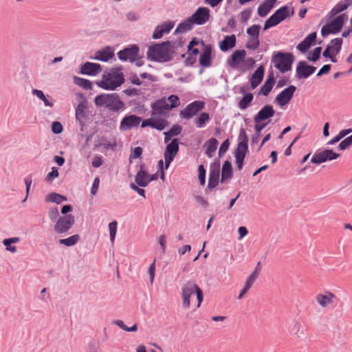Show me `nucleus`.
Here are the masks:
<instances>
[{
    "mask_svg": "<svg viewBox=\"0 0 352 352\" xmlns=\"http://www.w3.org/2000/svg\"><path fill=\"white\" fill-rule=\"evenodd\" d=\"M66 200V197L56 192H51L49 195H47L45 197V201L53 202L57 204H59L61 202L65 201Z\"/></svg>",
    "mask_w": 352,
    "mask_h": 352,
    "instance_id": "obj_43",
    "label": "nucleus"
},
{
    "mask_svg": "<svg viewBox=\"0 0 352 352\" xmlns=\"http://www.w3.org/2000/svg\"><path fill=\"white\" fill-rule=\"evenodd\" d=\"M113 56L114 54L113 52H110L109 50H98V52H96V56L94 58V59L102 62H107Z\"/></svg>",
    "mask_w": 352,
    "mask_h": 352,
    "instance_id": "obj_38",
    "label": "nucleus"
},
{
    "mask_svg": "<svg viewBox=\"0 0 352 352\" xmlns=\"http://www.w3.org/2000/svg\"><path fill=\"white\" fill-rule=\"evenodd\" d=\"M182 128L179 124H174L168 132L170 134V136H177L181 133Z\"/></svg>",
    "mask_w": 352,
    "mask_h": 352,
    "instance_id": "obj_64",
    "label": "nucleus"
},
{
    "mask_svg": "<svg viewBox=\"0 0 352 352\" xmlns=\"http://www.w3.org/2000/svg\"><path fill=\"white\" fill-rule=\"evenodd\" d=\"M254 96L252 93H245L241 100L238 103V107L241 110L246 109L253 100Z\"/></svg>",
    "mask_w": 352,
    "mask_h": 352,
    "instance_id": "obj_37",
    "label": "nucleus"
},
{
    "mask_svg": "<svg viewBox=\"0 0 352 352\" xmlns=\"http://www.w3.org/2000/svg\"><path fill=\"white\" fill-rule=\"evenodd\" d=\"M74 82L85 90H91L93 89V83L89 80L82 78L78 76L74 77Z\"/></svg>",
    "mask_w": 352,
    "mask_h": 352,
    "instance_id": "obj_41",
    "label": "nucleus"
},
{
    "mask_svg": "<svg viewBox=\"0 0 352 352\" xmlns=\"http://www.w3.org/2000/svg\"><path fill=\"white\" fill-rule=\"evenodd\" d=\"M317 37L316 32H314L308 34L303 41H302L297 46L296 48L300 52L305 53L309 47L315 42Z\"/></svg>",
    "mask_w": 352,
    "mask_h": 352,
    "instance_id": "obj_23",
    "label": "nucleus"
},
{
    "mask_svg": "<svg viewBox=\"0 0 352 352\" xmlns=\"http://www.w3.org/2000/svg\"><path fill=\"white\" fill-rule=\"evenodd\" d=\"M260 45L259 38L249 37L246 43L245 47L250 50H256Z\"/></svg>",
    "mask_w": 352,
    "mask_h": 352,
    "instance_id": "obj_46",
    "label": "nucleus"
},
{
    "mask_svg": "<svg viewBox=\"0 0 352 352\" xmlns=\"http://www.w3.org/2000/svg\"><path fill=\"white\" fill-rule=\"evenodd\" d=\"M239 139L240 140L237 145V148L240 150L248 151V137L246 134V131L243 128H241L239 135Z\"/></svg>",
    "mask_w": 352,
    "mask_h": 352,
    "instance_id": "obj_35",
    "label": "nucleus"
},
{
    "mask_svg": "<svg viewBox=\"0 0 352 352\" xmlns=\"http://www.w3.org/2000/svg\"><path fill=\"white\" fill-rule=\"evenodd\" d=\"M173 45L170 41H164L150 46L148 49L147 58L151 61L165 63L173 58Z\"/></svg>",
    "mask_w": 352,
    "mask_h": 352,
    "instance_id": "obj_1",
    "label": "nucleus"
},
{
    "mask_svg": "<svg viewBox=\"0 0 352 352\" xmlns=\"http://www.w3.org/2000/svg\"><path fill=\"white\" fill-rule=\"evenodd\" d=\"M264 75L263 67H259L253 73L250 78V84L252 89H255L263 80Z\"/></svg>",
    "mask_w": 352,
    "mask_h": 352,
    "instance_id": "obj_28",
    "label": "nucleus"
},
{
    "mask_svg": "<svg viewBox=\"0 0 352 352\" xmlns=\"http://www.w3.org/2000/svg\"><path fill=\"white\" fill-rule=\"evenodd\" d=\"M102 70V67L99 63L86 62L81 65L80 73L82 75L95 76Z\"/></svg>",
    "mask_w": 352,
    "mask_h": 352,
    "instance_id": "obj_17",
    "label": "nucleus"
},
{
    "mask_svg": "<svg viewBox=\"0 0 352 352\" xmlns=\"http://www.w3.org/2000/svg\"><path fill=\"white\" fill-rule=\"evenodd\" d=\"M236 38L234 34L224 36L223 41L219 42V48L223 52H226L229 50L233 48L236 45Z\"/></svg>",
    "mask_w": 352,
    "mask_h": 352,
    "instance_id": "obj_25",
    "label": "nucleus"
},
{
    "mask_svg": "<svg viewBox=\"0 0 352 352\" xmlns=\"http://www.w3.org/2000/svg\"><path fill=\"white\" fill-rule=\"evenodd\" d=\"M230 146V141L228 139L223 141V142L221 144L219 150V156L221 157L223 155H224L227 151L228 150Z\"/></svg>",
    "mask_w": 352,
    "mask_h": 352,
    "instance_id": "obj_62",
    "label": "nucleus"
},
{
    "mask_svg": "<svg viewBox=\"0 0 352 352\" xmlns=\"http://www.w3.org/2000/svg\"><path fill=\"white\" fill-rule=\"evenodd\" d=\"M276 0H265L258 8V14L261 17H265L274 8Z\"/></svg>",
    "mask_w": 352,
    "mask_h": 352,
    "instance_id": "obj_26",
    "label": "nucleus"
},
{
    "mask_svg": "<svg viewBox=\"0 0 352 352\" xmlns=\"http://www.w3.org/2000/svg\"><path fill=\"white\" fill-rule=\"evenodd\" d=\"M63 126L60 122L55 121L52 124V131L54 134H60L63 132Z\"/></svg>",
    "mask_w": 352,
    "mask_h": 352,
    "instance_id": "obj_58",
    "label": "nucleus"
},
{
    "mask_svg": "<svg viewBox=\"0 0 352 352\" xmlns=\"http://www.w3.org/2000/svg\"><path fill=\"white\" fill-rule=\"evenodd\" d=\"M321 47H316L307 56V59L311 62H316L320 57Z\"/></svg>",
    "mask_w": 352,
    "mask_h": 352,
    "instance_id": "obj_51",
    "label": "nucleus"
},
{
    "mask_svg": "<svg viewBox=\"0 0 352 352\" xmlns=\"http://www.w3.org/2000/svg\"><path fill=\"white\" fill-rule=\"evenodd\" d=\"M294 60V56L291 52H276L272 57L274 66L282 74L291 70Z\"/></svg>",
    "mask_w": 352,
    "mask_h": 352,
    "instance_id": "obj_5",
    "label": "nucleus"
},
{
    "mask_svg": "<svg viewBox=\"0 0 352 352\" xmlns=\"http://www.w3.org/2000/svg\"><path fill=\"white\" fill-rule=\"evenodd\" d=\"M352 145V134L344 139L338 145L340 150H345Z\"/></svg>",
    "mask_w": 352,
    "mask_h": 352,
    "instance_id": "obj_54",
    "label": "nucleus"
},
{
    "mask_svg": "<svg viewBox=\"0 0 352 352\" xmlns=\"http://www.w3.org/2000/svg\"><path fill=\"white\" fill-rule=\"evenodd\" d=\"M168 125V121L164 119L153 120V129L162 131Z\"/></svg>",
    "mask_w": 352,
    "mask_h": 352,
    "instance_id": "obj_52",
    "label": "nucleus"
},
{
    "mask_svg": "<svg viewBox=\"0 0 352 352\" xmlns=\"http://www.w3.org/2000/svg\"><path fill=\"white\" fill-rule=\"evenodd\" d=\"M218 145V141L216 138H210L205 143L206 154L208 157H212L214 155L215 151L217 150Z\"/></svg>",
    "mask_w": 352,
    "mask_h": 352,
    "instance_id": "obj_34",
    "label": "nucleus"
},
{
    "mask_svg": "<svg viewBox=\"0 0 352 352\" xmlns=\"http://www.w3.org/2000/svg\"><path fill=\"white\" fill-rule=\"evenodd\" d=\"M296 90V87L294 85H289L276 96L275 102L280 107L287 104L292 98Z\"/></svg>",
    "mask_w": 352,
    "mask_h": 352,
    "instance_id": "obj_13",
    "label": "nucleus"
},
{
    "mask_svg": "<svg viewBox=\"0 0 352 352\" xmlns=\"http://www.w3.org/2000/svg\"><path fill=\"white\" fill-rule=\"evenodd\" d=\"M322 152L326 162L336 160L340 156V154L333 152L331 149H325Z\"/></svg>",
    "mask_w": 352,
    "mask_h": 352,
    "instance_id": "obj_53",
    "label": "nucleus"
},
{
    "mask_svg": "<svg viewBox=\"0 0 352 352\" xmlns=\"http://www.w3.org/2000/svg\"><path fill=\"white\" fill-rule=\"evenodd\" d=\"M280 22L278 21V20L276 19V17L275 16V15L273 14L272 15H271L269 19L265 21V24H264V27H263V30H268L269 28H272V27H274L276 25H277L278 24H279Z\"/></svg>",
    "mask_w": 352,
    "mask_h": 352,
    "instance_id": "obj_50",
    "label": "nucleus"
},
{
    "mask_svg": "<svg viewBox=\"0 0 352 352\" xmlns=\"http://www.w3.org/2000/svg\"><path fill=\"white\" fill-rule=\"evenodd\" d=\"M274 82H275V80H274V74L271 73L268 75L267 78L266 79L265 83L261 86L260 92L263 96H268V94L270 93V91H272V89L273 88Z\"/></svg>",
    "mask_w": 352,
    "mask_h": 352,
    "instance_id": "obj_31",
    "label": "nucleus"
},
{
    "mask_svg": "<svg viewBox=\"0 0 352 352\" xmlns=\"http://www.w3.org/2000/svg\"><path fill=\"white\" fill-rule=\"evenodd\" d=\"M261 262L258 261L257 265L254 269V270L252 272V274L249 276L248 279L246 280L245 284L243 288L240 292L239 298L241 299L243 297V296L247 293V292L250 289L254 281L258 277V273L261 271Z\"/></svg>",
    "mask_w": 352,
    "mask_h": 352,
    "instance_id": "obj_18",
    "label": "nucleus"
},
{
    "mask_svg": "<svg viewBox=\"0 0 352 352\" xmlns=\"http://www.w3.org/2000/svg\"><path fill=\"white\" fill-rule=\"evenodd\" d=\"M164 34H168L174 27V23L172 21H167L161 25H159Z\"/></svg>",
    "mask_w": 352,
    "mask_h": 352,
    "instance_id": "obj_61",
    "label": "nucleus"
},
{
    "mask_svg": "<svg viewBox=\"0 0 352 352\" xmlns=\"http://www.w3.org/2000/svg\"><path fill=\"white\" fill-rule=\"evenodd\" d=\"M352 131V129H344V130H341L339 133L336 136L334 137L333 138H332L329 142L328 144L329 145H333L335 144L336 143L338 142L341 139H342L344 137H345L346 135H348L349 133H350Z\"/></svg>",
    "mask_w": 352,
    "mask_h": 352,
    "instance_id": "obj_47",
    "label": "nucleus"
},
{
    "mask_svg": "<svg viewBox=\"0 0 352 352\" xmlns=\"http://www.w3.org/2000/svg\"><path fill=\"white\" fill-rule=\"evenodd\" d=\"M142 118L136 115H129L124 116L120 122V129L127 131L139 126Z\"/></svg>",
    "mask_w": 352,
    "mask_h": 352,
    "instance_id": "obj_16",
    "label": "nucleus"
},
{
    "mask_svg": "<svg viewBox=\"0 0 352 352\" xmlns=\"http://www.w3.org/2000/svg\"><path fill=\"white\" fill-rule=\"evenodd\" d=\"M288 330L292 335L300 338L303 334V330L300 324L296 320H293L289 326Z\"/></svg>",
    "mask_w": 352,
    "mask_h": 352,
    "instance_id": "obj_42",
    "label": "nucleus"
},
{
    "mask_svg": "<svg viewBox=\"0 0 352 352\" xmlns=\"http://www.w3.org/2000/svg\"><path fill=\"white\" fill-rule=\"evenodd\" d=\"M247 150H240L236 148L234 153L235 158H236V164L237 166V168L239 170H241L243 166V162L247 154Z\"/></svg>",
    "mask_w": 352,
    "mask_h": 352,
    "instance_id": "obj_40",
    "label": "nucleus"
},
{
    "mask_svg": "<svg viewBox=\"0 0 352 352\" xmlns=\"http://www.w3.org/2000/svg\"><path fill=\"white\" fill-rule=\"evenodd\" d=\"M210 16L209 8L206 7H199L190 18L195 24L202 25L209 20Z\"/></svg>",
    "mask_w": 352,
    "mask_h": 352,
    "instance_id": "obj_14",
    "label": "nucleus"
},
{
    "mask_svg": "<svg viewBox=\"0 0 352 352\" xmlns=\"http://www.w3.org/2000/svg\"><path fill=\"white\" fill-rule=\"evenodd\" d=\"M139 52V47L137 45L133 44L120 50L117 53V55L118 58L122 61L134 63L135 60L138 59Z\"/></svg>",
    "mask_w": 352,
    "mask_h": 352,
    "instance_id": "obj_8",
    "label": "nucleus"
},
{
    "mask_svg": "<svg viewBox=\"0 0 352 352\" xmlns=\"http://www.w3.org/2000/svg\"><path fill=\"white\" fill-rule=\"evenodd\" d=\"M179 142L177 138H174L172 141L167 144L166 146L164 157L165 161V169H168L170 163L174 160L177 155L179 147Z\"/></svg>",
    "mask_w": 352,
    "mask_h": 352,
    "instance_id": "obj_9",
    "label": "nucleus"
},
{
    "mask_svg": "<svg viewBox=\"0 0 352 352\" xmlns=\"http://www.w3.org/2000/svg\"><path fill=\"white\" fill-rule=\"evenodd\" d=\"M233 171L232 164L230 161L226 160L222 166L221 170V182H225L228 179H230L232 177Z\"/></svg>",
    "mask_w": 352,
    "mask_h": 352,
    "instance_id": "obj_30",
    "label": "nucleus"
},
{
    "mask_svg": "<svg viewBox=\"0 0 352 352\" xmlns=\"http://www.w3.org/2000/svg\"><path fill=\"white\" fill-rule=\"evenodd\" d=\"M201 44L204 48L199 57V64L203 67H209L212 63V47L210 45H205L203 41Z\"/></svg>",
    "mask_w": 352,
    "mask_h": 352,
    "instance_id": "obj_20",
    "label": "nucleus"
},
{
    "mask_svg": "<svg viewBox=\"0 0 352 352\" xmlns=\"http://www.w3.org/2000/svg\"><path fill=\"white\" fill-rule=\"evenodd\" d=\"M205 104L200 100H195L190 103L181 111V116L186 119L192 118L198 111L204 108Z\"/></svg>",
    "mask_w": 352,
    "mask_h": 352,
    "instance_id": "obj_12",
    "label": "nucleus"
},
{
    "mask_svg": "<svg viewBox=\"0 0 352 352\" xmlns=\"http://www.w3.org/2000/svg\"><path fill=\"white\" fill-rule=\"evenodd\" d=\"M347 20L348 15L345 13L337 16L330 23L322 28V36L325 38L329 34H336L339 33L342 30L344 22Z\"/></svg>",
    "mask_w": 352,
    "mask_h": 352,
    "instance_id": "obj_6",
    "label": "nucleus"
},
{
    "mask_svg": "<svg viewBox=\"0 0 352 352\" xmlns=\"http://www.w3.org/2000/svg\"><path fill=\"white\" fill-rule=\"evenodd\" d=\"M210 120L209 114L206 112H202L195 119V124L199 129L204 128Z\"/></svg>",
    "mask_w": 352,
    "mask_h": 352,
    "instance_id": "obj_36",
    "label": "nucleus"
},
{
    "mask_svg": "<svg viewBox=\"0 0 352 352\" xmlns=\"http://www.w3.org/2000/svg\"><path fill=\"white\" fill-rule=\"evenodd\" d=\"M79 240L80 236L78 234H74L68 238L59 239L58 243L67 247H71L76 244Z\"/></svg>",
    "mask_w": 352,
    "mask_h": 352,
    "instance_id": "obj_44",
    "label": "nucleus"
},
{
    "mask_svg": "<svg viewBox=\"0 0 352 352\" xmlns=\"http://www.w3.org/2000/svg\"><path fill=\"white\" fill-rule=\"evenodd\" d=\"M109 230L110 239L112 242H113L115 240L116 234L117 231V222L116 221H113L109 223Z\"/></svg>",
    "mask_w": 352,
    "mask_h": 352,
    "instance_id": "obj_55",
    "label": "nucleus"
},
{
    "mask_svg": "<svg viewBox=\"0 0 352 352\" xmlns=\"http://www.w3.org/2000/svg\"><path fill=\"white\" fill-rule=\"evenodd\" d=\"M145 168V164L142 163L140 169L135 177V183L140 187H146L148 184V173Z\"/></svg>",
    "mask_w": 352,
    "mask_h": 352,
    "instance_id": "obj_22",
    "label": "nucleus"
},
{
    "mask_svg": "<svg viewBox=\"0 0 352 352\" xmlns=\"http://www.w3.org/2000/svg\"><path fill=\"white\" fill-rule=\"evenodd\" d=\"M97 107H104L109 111L118 113L125 109V104L116 93L101 94L94 98Z\"/></svg>",
    "mask_w": 352,
    "mask_h": 352,
    "instance_id": "obj_3",
    "label": "nucleus"
},
{
    "mask_svg": "<svg viewBox=\"0 0 352 352\" xmlns=\"http://www.w3.org/2000/svg\"><path fill=\"white\" fill-rule=\"evenodd\" d=\"M58 176V169L56 167L52 168V171L50 172L46 177L45 180L47 182H52L55 178H56Z\"/></svg>",
    "mask_w": 352,
    "mask_h": 352,
    "instance_id": "obj_60",
    "label": "nucleus"
},
{
    "mask_svg": "<svg viewBox=\"0 0 352 352\" xmlns=\"http://www.w3.org/2000/svg\"><path fill=\"white\" fill-rule=\"evenodd\" d=\"M275 111L270 104H267L262 107L254 118V122H261L265 120L272 118L274 116Z\"/></svg>",
    "mask_w": 352,
    "mask_h": 352,
    "instance_id": "obj_19",
    "label": "nucleus"
},
{
    "mask_svg": "<svg viewBox=\"0 0 352 352\" xmlns=\"http://www.w3.org/2000/svg\"><path fill=\"white\" fill-rule=\"evenodd\" d=\"M245 55L246 52L244 50H238L234 51L228 60V65L231 67L235 68L244 60Z\"/></svg>",
    "mask_w": 352,
    "mask_h": 352,
    "instance_id": "obj_24",
    "label": "nucleus"
},
{
    "mask_svg": "<svg viewBox=\"0 0 352 352\" xmlns=\"http://www.w3.org/2000/svg\"><path fill=\"white\" fill-rule=\"evenodd\" d=\"M196 294L198 301L197 307H200L204 300L202 290L195 280H188L182 287V306L184 309H189L190 307V297Z\"/></svg>",
    "mask_w": 352,
    "mask_h": 352,
    "instance_id": "obj_4",
    "label": "nucleus"
},
{
    "mask_svg": "<svg viewBox=\"0 0 352 352\" xmlns=\"http://www.w3.org/2000/svg\"><path fill=\"white\" fill-rule=\"evenodd\" d=\"M316 69V67L308 65L305 60L299 61L296 69V78L306 79L313 74Z\"/></svg>",
    "mask_w": 352,
    "mask_h": 352,
    "instance_id": "obj_11",
    "label": "nucleus"
},
{
    "mask_svg": "<svg viewBox=\"0 0 352 352\" xmlns=\"http://www.w3.org/2000/svg\"><path fill=\"white\" fill-rule=\"evenodd\" d=\"M32 94L41 100L46 107H53V102L49 99L50 97L48 96V98H47L43 91L34 89L32 90Z\"/></svg>",
    "mask_w": 352,
    "mask_h": 352,
    "instance_id": "obj_45",
    "label": "nucleus"
},
{
    "mask_svg": "<svg viewBox=\"0 0 352 352\" xmlns=\"http://www.w3.org/2000/svg\"><path fill=\"white\" fill-rule=\"evenodd\" d=\"M151 108L153 110L152 117H154L156 115H164L165 114L164 110L170 109L169 104L165 98L156 100L151 104Z\"/></svg>",
    "mask_w": 352,
    "mask_h": 352,
    "instance_id": "obj_21",
    "label": "nucleus"
},
{
    "mask_svg": "<svg viewBox=\"0 0 352 352\" xmlns=\"http://www.w3.org/2000/svg\"><path fill=\"white\" fill-rule=\"evenodd\" d=\"M252 10L251 8H246L240 13L241 21L242 22L248 21L252 14Z\"/></svg>",
    "mask_w": 352,
    "mask_h": 352,
    "instance_id": "obj_59",
    "label": "nucleus"
},
{
    "mask_svg": "<svg viewBox=\"0 0 352 352\" xmlns=\"http://www.w3.org/2000/svg\"><path fill=\"white\" fill-rule=\"evenodd\" d=\"M167 102H170V104H169L170 109H173L176 107L178 105L179 102V97L176 95H170L166 99Z\"/></svg>",
    "mask_w": 352,
    "mask_h": 352,
    "instance_id": "obj_63",
    "label": "nucleus"
},
{
    "mask_svg": "<svg viewBox=\"0 0 352 352\" xmlns=\"http://www.w3.org/2000/svg\"><path fill=\"white\" fill-rule=\"evenodd\" d=\"M194 23L190 17L181 22L175 30L174 34H184L193 28Z\"/></svg>",
    "mask_w": 352,
    "mask_h": 352,
    "instance_id": "obj_29",
    "label": "nucleus"
},
{
    "mask_svg": "<svg viewBox=\"0 0 352 352\" xmlns=\"http://www.w3.org/2000/svg\"><path fill=\"white\" fill-rule=\"evenodd\" d=\"M294 14V8H292L291 12L289 11V8L287 6H283L280 7L279 9L276 10L274 14L280 23L287 18L292 16Z\"/></svg>",
    "mask_w": 352,
    "mask_h": 352,
    "instance_id": "obj_27",
    "label": "nucleus"
},
{
    "mask_svg": "<svg viewBox=\"0 0 352 352\" xmlns=\"http://www.w3.org/2000/svg\"><path fill=\"white\" fill-rule=\"evenodd\" d=\"M79 96L82 98V101L76 106L75 109V118L76 122L80 126V131H84V128L86 125V120L88 118V113L86 111L87 109V100L84 97V95L79 94Z\"/></svg>",
    "mask_w": 352,
    "mask_h": 352,
    "instance_id": "obj_7",
    "label": "nucleus"
},
{
    "mask_svg": "<svg viewBox=\"0 0 352 352\" xmlns=\"http://www.w3.org/2000/svg\"><path fill=\"white\" fill-rule=\"evenodd\" d=\"M219 161L213 162L210 164L208 184V189L212 190L218 185L219 182Z\"/></svg>",
    "mask_w": 352,
    "mask_h": 352,
    "instance_id": "obj_15",
    "label": "nucleus"
},
{
    "mask_svg": "<svg viewBox=\"0 0 352 352\" xmlns=\"http://www.w3.org/2000/svg\"><path fill=\"white\" fill-rule=\"evenodd\" d=\"M198 173H199V180L200 184L204 186L206 183V169L204 165L201 164L198 166Z\"/></svg>",
    "mask_w": 352,
    "mask_h": 352,
    "instance_id": "obj_56",
    "label": "nucleus"
},
{
    "mask_svg": "<svg viewBox=\"0 0 352 352\" xmlns=\"http://www.w3.org/2000/svg\"><path fill=\"white\" fill-rule=\"evenodd\" d=\"M48 217L52 221H57L59 217V211L56 207L51 208L48 212Z\"/></svg>",
    "mask_w": 352,
    "mask_h": 352,
    "instance_id": "obj_57",
    "label": "nucleus"
},
{
    "mask_svg": "<svg viewBox=\"0 0 352 352\" xmlns=\"http://www.w3.org/2000/svg\"><path fill=\"white\" fill-rule=\"evenodd\" d=\"M325 162L326 160L322 151H316L311 159V162L316 164H320Z\"/></svg>",
    "mask_w": 352,
    "mask_h": 352,
    "instance_id": "obj_49",
    "label": "nucleus"
},
{
    "mask_svg": "<svg viewBox=\"0 0 352 352\" xmlns=\"http://www.w3.org/2000/svg\"><path fill=\"white\" fill-rule=\"evenodd\" d=\"M74 222V216L72 214H66L60 217L54 225V230L58 234L66 233L72 227Z\"/></svg>",
    "mask_w": 352,
    "mask_h": 352,
    "instance_id": "obj_10",
    "label": "nucleus"
},
{
    "mask_svg": "<svg viewBox=\"0 0 352 352\" xmlns=\"http://www.w3.org/2000/svg\"><path fill=\"white\" fill-rule=\"evenodd\" d=\"M335 297V295L330 292H328L327 294H318L316 296V300L318 303L322 307H326L332 303V298Z\"/></svg>",
    "mask_w": 352,
    "mask_h": 352,
    "instance_id": "obj_32",
    "label": "nucleus"
},
{
    "mask_svg": "<svg viewBox=\"0 0 352 352\" xmlns=\"http://www.w3.org/2000/svg\"><path fill=\"white\" fill-rule=\"evenodd\" d=\"M122 70V67L111 68L109 72L104 73L102 80L96 82V84L104 90L116 89L124 82V76Z\"/></svg>",
    "mask_w": 352,
    "mask_h": 352,
    "instance_id": "obj_2",
    "label": "nucleus"
},
{
    "mask_svg": "<svg viewBox=\"0 0 352 352\" xmlns=\"http://www.w3.org/2000/svg\"><path fill=\"white\" fill-rule=\"evenodd\" d=\"M349 7V4L344 1H339L328 13L329 18H331L342 11L346 10Z\"/></svg>",
    "mask_w": 352,
    "mask_h": 352,
    "instance_id": "obj_33",
    "label": "nucleus"
},
{
    "mask_svg": "<svg viewBox=\"0 0 352 352\" xmlns=\"http://www.w3.org/2000/svg\"><path fill=\"white\" fill-rule=\"evenodd\" d=\"M343 40L342 38H335L330 41L327 47H330L332 52L340 53L342 49Z\"/></svg>",
    "mask_w": 352,
    "mask_h": 352,
    "instance_id": "obj_39",
    "label": "nucleus"
},
{
    "mask_svg": "<svg viewBox=\"0 0 352 352\" xmlns=\"http://www.w3.org/2000/svg\"><path fill=\"white\" fill-rule=\"evenodd\" d=\"M260 29V25H252L247 29V34H248L249 37L259 38Z\"/></svg>",
    "mask_w": 352,
    "mask_h": 352,
    "instance_id": "obj_48",
    "label": "nucleus"
}]
</instances>
